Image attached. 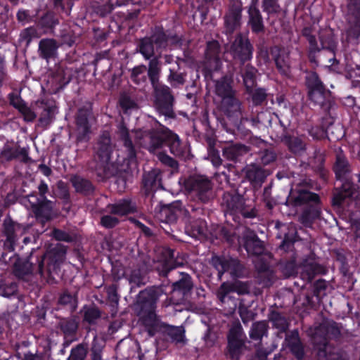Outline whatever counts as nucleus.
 Returning <instances> with one entry per match:
<instances>
[{"label":"nucleus","mask_w":360,"mask_h":360,"mask_svg":"<svg viewBox=\"0 0 360 360\" xmlns=\"http://www.w3.org/2000/svg\"><path fill=\"white\" fill-rule=\"evenodd\" d=\"M165 294L162 286H153L141 290L133 304V310L138 317V323L150 337L165 329L167 335L176 343H184L185 330L182 326H171L164 323L156 313L157 302Z\"/></svg>","instance_id":"f257e3e1"},{"label":"nucleus","mask_w":360,"mask_h":360,"mask_svg":"<svg viewBox=\"0 0 360 360\" xmlns=\"http://www.w3.org/2000/svg\"><path fill=\"white\" fill-rule=\"evenodd\" d=\"M143 185L146 195L150 196V212L154 219L166 231H168V226L176 224L179 217H190L189 212L184 207L180 201L169 205H162V201L159 200L158 197L163 193L161 172L159 169H155L145 174L143 177Z\"/></svg>","instance_id":"f03ea898"},{"label":"nucleus","mask_w":360,"mask_h":360,"mask_svg":"<svg viewBox=\"0 0 360 360\" xmlns=\"http://www.w3.org/2000/svg\"><path fill=\"white\" fill-rule=\"evenodd\" d=\"M115 148L110 134L108 131H103L98 136L94 146L95 153L98 158L88 163L89 169L96 172L101 179H108L117 174V165L110 162V155Z\"/></svg>","instance_id":"7ed1b4c3"},{"label":"nucleus","mask_w":360,"mask_h":360,"mask_svg":"<svg viewBox=\"0 0 360 360\" xmlns=\"http://www.w3.org/2000/svg\"><path fill=\"white\" fill-rule=\"evenodd\" d=\"M184 187L191 198L198 203L207 204L214 198V184L205 176H190L185 180Z\"/></svg>","instance_id":"20e7f679"},{"label":"nucleus","mask_w":360,"mask_h":360,"mask_svg":"<svg viewBox=\"0 0 360 360\" xmlns=\"http://www.w3.org/2000/svg\"><path fill=\"white\" fill-rule=\"evenodd\" d=\"M154 254L153 258L148 255H141L140 267L146 272L154 269L160 276H167L173 265L171 261L175 255L174 250L166 247H157Z\"/></svg>","instance_id":"39448f33"},{"label":"nucleus","mask_w":360,"mask_h":360,"mask_svg":"<svg viewBox=\"0 0 360 360\" xmlns=\"http://www.w3.org/2000/svg\"><path fill=\"white\" fill-rule=\"evenodd\" d=\"M179 252L174 255L171 263L173 264L167 276L162 277L167 278L172 283V290L181 292L184 296L188 295L193 288V282L191 276L186 272L180 271L181 267L186 262V260L179 257Z\"/></svg>","instance_id":"423d86ee"},{"label":"nucleus","mask_w":360,"mask_h":360,"mask_svg":"<svg viewBox=\"0 0 360 360\" xmlns=\"http://www.w3.org/2000/svg\"><path fill=\"white\" fill-rule=\"evenodd\" d=\"M233 292L238 295H246L250 292V285L246 282L238 280L226 281L222 283L216 292L219 302L229 307V311L233 312L237 307V299L233 295Z\"/></svg>","instance_id":"0eeeda50"},{"label":"nucleus","mask_w":360,"mask_h":360,"mask_svg":"<svg viewBox=\"0 0 360 360\" xmlns=\"http://www.w3.org/2000/svg\"><path fill=\"white\" fill-rule=\"evenodd\" d=\"M308 335L311 338V341L317 351L324 349L326 346H332L327 340V335L337 338L340 335L341 328L333 321L326 320L314 328L307 330Z\"/></svg>","instance_id":"6e6552de"},{"label":"nucleus","mask_w":360,"mask_h":360,"mask_svg":"<svg viewBox=\"0 0 360 360\" xmlns=\"http://www.w3.org/2000/svg\"><path fill=\"white\" fill-rule=\"evenodd\" d=\"M66 247L62 244L50 245L46 253L37 259H48L46 273L48 282L56 283V277H58L60 265L63 262L66 255Z\"/></svg>","instance_id":"1a4fd4ad"},{"label":"nucleus","mask_w":360,"mask_h":360,"mask_svg":"<svg viewBox=\"0 0 360 360\" xmlns=\"http://www.w3.org/2000/svg\"><path fill=\"white\" fill-rule=\"evenodd\" d=\"M166 127L160 129H151L148 130L135 131V139L141 147L146 149L150 153H155L161 149L165 141Z\"/></svg>","instance_id":"9d476101"},{"label":"nucleus","mask_w":360,"mask_h":360,"mask_svg":"<svg viewBox=\"0 0 360 360\" xmlns=\"http://www.w3.org/2000/svg\"><path fill=\"white\" fill-rule=\"evenodd\" d=\"M14 275L22 281H28L34 274L44 276L43 259L34 258L31 254L25 261L18 260L14 264Z\"/></svg>","instance_id":"9b49d317"},{"label":"nucleus","mask_w":360,"mask_h":360,"mask_svg":"<svg viewBox=\"0 0 360 360\" xmlns=\"http://www.w3.org/2000/svg\"><path fill=\"white\" fill-rule=\"evenodd\" d=\"M212 262L217 269L220 277L225 272L229 273L233 278H242L247 274L245 266L238 258L215 257L212 258Z\"/></svg>","instance_id":"f8f14e48"},{"label":"nucleus","mask_w":360,"mask_h":360,"mask_svg":"<svg viewBox=\"0 0 360 360\" xmlns=\"http://www.w3.org/2000/svg\"><path fill=\"white\" fill-rule=\"evenodd\" d=\"M91 115L90 108H81L78 110L76 116L77 125V150H84L87 147L89 141L88 134L90 133V124L89 123V117Z\"/></svg>","instance_id":"ddd939ff"},{"label":"nucleus","mask_w":360,"mask_h":360,"mask_svg":"<svg viewBox=\"0 0 360 360\" xmlns=\"http://www.w3.org/2000/svg\"><path fill=\"white\" fill-rule=\"evenodd\" d=\"M226 51L234 60L239 61L240 65H244L252 58L253 46L248 38L238 34Z\"/></svg>","instance_id":"4468645a"},{"label":"nucleus","mask_w":360,"mask_h":360,"mask_svg":"<svg viewBox=\"0 0 360 360\" xmlns=\"http://www.w3.org/2000/svg\"><path fill=\"white\" fill-rule=\"evenodd\" d=\"M156 96V108L158 112L168 118H174L175 113L173 110L174 96L171 89L166 85L157 84L153 86Z\"/></svg>","instance_id":"2eb2a0df"},{"label":"nucleus","mask_w":360,"mask_h":360,"mask_svg":"<svg viewBox=\"0 0 360 360\" xmlns=\"http://www.w3.org/2000/svg\"><path fill=\"white\" fill-rule=\"evenodd\" d=\"M22 226L11 217H6L1 225V236L4 242V250L13 252L18 239L19 233L22 232Z\"/></svg>","instance_id":"dca6fc26"},{"label":"nucleus","mask_w":360,"mask_h":360,"mask_svg":"<svg viewBox=\"0 0 360 360\" xmlns=\"http://www.w3.org/2000/svg\"><path fill=\"white\" fill-rule=\"evenodd\" d=\"M271 137L283 143L290 152L295 155H301L307 150V140L304 136H295L290 135L287 131L285 126L283 127V132L272 131Z\"/></svg>","instance_id":"f3484780"},{"label":"nucleus","mask_w":360,"mask_h":360,"mask_svg":"<svg viewBox=\"0 0 360 360\" xmlns=\"http://www.w3.org/2000/svg\"><path fill=\"white\" fill-rule=\"evenodd\" d=\"M242 11L243 4L240 0H230L229 10L224 16L226 34H231L240 28Z\"/></svg>","instance_id":"a211bd4d"},{"label":"nucleus","mask_w":360,"mask_h":360,"mask_svg":"<svg viewBox=\"0 0 360 360\" xmlns=\"http://www.w3.org/2000/svg\"><path fill=\"white\" fill-rule=\"evenodd\" d=\"M241 172L245 180L257 189L261 188L270 174L268 169L256 163L247 165Z\"/></svg>","instance_id":"6ab92c4d"},{"label":"nucleus","mask_w":360,"mask_h":360,"mask_svg":"<svg viewBox=\"0 0 360 360\" xmlns=\"http://www.w3.org/2000/svg\"><path fill=\"white\" fill-rule=\"evenodd\" d=\"M347 7V37L357 39L360 36V0H350Z\"/></svg>","instance_id":"aec40b11"},{"label":"nucleus","mask_w":360,"mask_h":360,"mask_svg":"<svg viewBox=\"0 0 360 360\" xmlns=\"http://www.w3.org/2000/svg\"><path fill=\"white\" fill-rule=\"evenodd\" d=\"M241 105L237 93L220 100L221 111L235 123H237L241 116Z\"/></svg>","instance_id":"412c9836"},{"label":"nucleus","mask_w":360,"mask_h":360,"mask_svg":"<svg viewBox=\"0 0 360 360\" xmlns=\"http://www.w3.org/2000/svg\"><path fill=\"white\" fill-rule=\"evenodd\" d=\"M308 96L311 102L319 105L323 111L331 110L335 106L331 93L325 86L308 92Z\"/></svg>","instance_id":"4be33fe9"},{"label":"nucleus","mask_w":360,"mask_h":360,"mask_svg":"<svg viewBox=\"0 0 360 360\" xmlns=\"http://www.w3.org/2000/svg\"><path fill=\"white\" fill-rule=\"evenodd\" d=\"M31 202V207L36 219L44 225L52 219L53 202L47 199L38 200L37 202Z\"/></svg>","instance_id":"5701e85b"},{"label":"nucleus","mask_w":360,"mask_h":360,"mask_svg":"<svg viewBox=\"0 0 360 360\" xmlns=\"http://www.w3.org/2000/svg\"><path fill=\"white\" fill-rule=\"evenodd\" d=\"M300 267L301 268L300 277L308 283L311 282L316 276L326 273V268L315 262L312 259H303Z\"/></svg>","instance_id":"b1692460"},{"label":"nucleus","mask_w":360,"mask_h":360,"mask_svg":"<svg viewBox=\"0 0 360 360\" xmlns=\"http://www.w3.org/2000/svg\"><path fill=\"white\" fill-rule=\"evenodd\" d=\"M242 241L248 254L260 255L264 250L262 241H261L257 234L250 229H246L243 232Z\"/></svg>","instance_id":"393cba45"},{"label":"nucleus","mask_w":360,"mask_h":360,"mask_svg":"<svg viewBox=\"0 0 360 360\" xmlns=\"http://www.w3.org/2000/svg\"><path fill=\"white\" fill-rule=\"evenodd\" d=\"M271 53L275 61L276 68L281 74L289 76L290 74L289 52L284 48L274 46L271 49Z\"/></svg>","instance_id":"a878e982"},{"label":"nucleus","mask_w":360,"mask_h":360,"mask_svg":"<svg viewBox=\"0 0 360 360\" xmlns=\"http://www.w3.org/2000/svg\"><path fill=\"white\" fill-rule=\"evenodd\" d=\"M205 62L207 65L213 70H218L221 65L220 58V44L213 40L207 42L205 51Z\"/></svg>","instance_id":"bb28decb"},{"label":"nucleus","mask_w":360,"mask_h":360,"mask_svg":"<svg viewBox=\"0 0 360 360\" xmlns=\"http://www.w3.org/2000/svg\"><path fill=\"white\" fill-rule=\"evenodd\" d=\"M233 75H226L214 82V92L220 100L226 96L236 94L237 91L233 87Z\"/></svg>","instance_id":"cd10ccee"},{"label":"nucleus","mask_w":360,"mask_h":360,"mask_svg":"<svg viewBox=\"0 0 360 360\" xmlns=\"http://www.w3.org/2000/svg\"><path fill=\"white\" fill-rule=\"evenodd\" d=\"M60 44L54 39L46 38L39 42V54L46 61L56 58Z\"/></svg>","instance_id":"c85d7f7f"},{"label":"nucleus","mask_w":360,"mask_h":360,"mask_svg":"<svg viewBox=\"0 0 360 360\" xmlns=\"http://www.w3.org/2000/svg\"><path fill=\"white\" fill-rule=\"evenodd\" d=\"M292 203L295 206L307 205V206H318L320 199L319 196L305 189L296 191L295 194L292 195Z\"/></svg>","instance_id":"c756f323"},{"label":"nucleus","mask_w":360,"mask_h":360,"mask_svg":"<svg viewBox=\"0 0 360 360\" xmlns=\"http://www.w3.org/2000/svg\"><path fill=\"white\" fill-rule=\"evenodd\" d=\"M71 182L76 193L84 196L93 195L95 193L96 187L92 182L79 175H73L70 177Z\"/></svg>","instance_id":"7c9ffc66"},{"label":"nucleus","mask_w":360,"mask_h":360,"mask_svg":"<svg viewBox=\"0 0 360 360\" xmlns=\"http://www.w3.org/2000/svg\"><path fill=\"white\" fill-rule=\"evenodd\" d=\"M250 151V148L242 143H236L225 147L223 149V157L226 160L237 162L240 158Z\"/></svg>","instance_id":"2f4dec72"},{"label":"nucleus","mask_w":360,"mask_h":360,"mask_svg":"<svg viewBox=\"0 0 360 360\" xmlns=\"http://www.w3.org/2000/svg\"><path fill=\"white\" fill-rule=\"evenodd\" d=\"M248 24L252 31L255 33L262 32L264 30L263 18L257 4L251 3L248 10Z\"/></svg>","instance_id":"473e14b6"},{"label":"nucleus","mask_w":360,"mask_h":360,"mask_svg":"<svg viewBox=\"0 0 360 360\" xmlns=\"http://www.w3.org/2000/svg\"><path fill=\"white\" fill-rule=\"evenodd\" d=\"M285 342L288 347L295 357L299 360H302L304 356V346L299 337L298 331L294 330L290 333H288L285 336Z\"/></svg>","instance_id":"72a5a7b5"},{"label":"nucleus","mask_w":360,"mask_h":360,"mask_svg":"<svg viewBox=\"0 0 360 360\" xmlns=\"http://www.w3.org/2000/svg\"><path fill=\"white\" fill-rule=\"evenodd\" d=\"M13 159H18L26 162L29 159L27 150L18 146H5L0 154V160L1 161H10Z\"/></svg>","instance_id":"f704fd0d"},{"label":"nucleus","mask_w":360,"mask_h":360,"mask_svg":"<svg viewBox=\"0 0 360 360\" xmlns=\"http://www.w3.org/2000/svg\"><path fill=\"white\" fill-rule=\"evenodd\" d=\"M36 108L40 111L39 122L43 126L46 127L53 119L56 105L41 101L36 103Z\"/></svg>","instance_id":"c9c22d12"},{"label":"nucleus","mask_w":360,"mask_h":360,"mask_svg":"<svg viewBox=\"0 0 360 360\" xmlns=\"http://www.w3.org/2000/svg\"><path fill=\"white\" fill-rule=\"evenodd\" d=\"M257 72V69L249 63L240 65V74L243 77L246 91H250L256 86Z\"/></svg>","instance_id":"e433bc0d"},{"label":"nucleus","mask_w":360,"mask_h":360,"mask_svg":"<svg viewBox=\"0 0 360 360\" xmlns=\"http://www.w3.org/2000/svg\"><path fill=\"white\" fill-rule=\"evenodd\" d=\"M353 194L352 183L348 180H345L340 188H337L334 192L333 198V205L340 207L344 200L352 196Z\"/></svg>","instance_id":"4c0bfd02"},{"label":"nucleus","mask_w":360,"mask_h":360,"mask_svg":"<svg viewBox=\"0 0 360 360\" xmlns=\"http://www.w3.org/2000/svg\"><path fill=\"white\" fill-rule=\"evenodd\" d=\"M167 80L173 88L184 86L186 82V73L182 71L179 65L176 63L169 68Z\"/></svg>","instance_id":"58836bf2"},{"label":"nucleus","mask_w":360,"mask_h":360,"mask_svg":"<svg viewBox=\"0 0 360 360\" xmlns=\"http://www.w3.org/2000/svg\"><path fill=\"white\" fill-rule=\"evenodd\" d=\"M259 118L262 121V132H267L271 136L272 131H278L277 129L283 127L282 123L269 111L260 112Z\"/></svg>","instance_id":"ea45409f"},{"label":"nucleus","mask_w":360,"mask_h":360,"mask_svg":"<svg viewBox=\"0 0 360 360\" xmlns=\"http://www.w3.org/2000/svg\"><path fill=\"white\" fill-rule=\"evenodd\" d=\"M119 136L123 143L127 153V157L129 160H134L136 157V150L135 146L129 136L128 129L125 126L121 124L119 128Z\"/></svg>","instance_id":"a19ab883"},{"label":"nucleus","mask_w":360,"mask_h":360,"mask_svg":"<svg viewBox=\"0 0 360 360\" xmlns=\"http://www.w3.org/2000/svg\"><path fill=\"white\" fill-rule=\"evenodd\" d=\"M165 143L169 147L170 151L176 156H181L184 153V147L182 145L179 136L167 129L165 131Z\"/></svg>","instance_id":"79ce46f5"},{"label":"nucleus","mask_w":360,"mask_h":360,"mask_svg":"<svg viewBox=\"0 0 360 360\" xmlns=\"http://www.w3.org/2000/svg\"><path fill=\"white\" fill-rule=\"evenodd\" d=\"M283 236L279 234L277 236L279 238H283L282 243L280 245V248L285 251L289 250L293 245L296 240L297 231L295 227L283 225L281 226Z\"/></svg>","instance_id":"37998d69"},{"label":"nucleus","mask_w":360,"mask_h":360,"mask_svg":"<svg viewBox=\"0 0 360 360\" xmlns=\"http://www.w3.org/2000/svg\"><path fill=\"white\" fill-rule=\"evenodd\" d=\"M58 326L65 337L72 336L76 333L78 329V317L71 316L68 318L60 319Z\"/></svg>","instance_id":"c03bdc74"},{"label":"nucleus","mask_w":360,"mask_h":360,"mask_svg":"<svg viewBox=\"0 0 360 360\" xmlns=\"http://www.w3.org/2000/svg\"><path fill=\"white\" fill-rule=\"evenodd\" d=\"M320 210L318 206H307L298 217V221L305 226H310L319 218Z\"/></svg>","instance_id":"a18cd8bd"},{"label":"nucleus","mask_w":360,"mask_h":360,"mask_svg":"<svg viewBox=\"0 0 360 360\" xmlns=\"http://www.w3.org/2000/svg\"><path fill=\"white\" fill-rule=\"evenodd\" d=\"M108 208L111 214L124 215L135 211V206L130 200L124 199L116 204L109 205Z\"/></svg>","instance_id":"49530a36"},{"label":"nucleus","mask_w":360,"mask_h":360,"mask_svg":"<svg viewBox=\"0 0 360 360\" xmlns=\"http://www.w3.org/2000/svg\"><path fill=\"white\" fill-rule=\"evenodd\" d=\"M237 213H240L244 218L252 219L257 216L258 210L253 200L242 198L241 205L239 206Z\"/></svg>","instance_id":"de8ad7c7"},{"label":"nucleus","mask_w":360,"mask_h":360,"mask_svg":"<svg viewBox=\"0 0 360 360\" xmlns=\"http://www.w3.org/2000/svg\"><path fill=\"white\" fill-rule=\"evenodd\" d=\"M243 197L239 194L224 193L222 204L226 206L228 210L237 213L239 206L241 205Z\"/></svg>","instance_id":"09e8293b"},{"label":"nucleus","mask_w":360,"mask_h":360,"mask_svg":"<svg viewBox=\"0 0 360 360\" xmlns=\"http://www.w3.org/2000/svg\"><path fill=\"white\" fill-rule=\"evenodd\" d=\"M59 24V19L52 11H47L40 17L38 21V26L41 29L53 30L54 27Z\"/></svg>","instance_id":"8fccbe9b"},{"label":"nucleus","mask_w":360,"mask_h":360,"mask_svg":"<svg viewBox=\"0 0 360 360\" xmlns=\"http://www.w3.org/2000/svg\"><path fill=\"white\" fill-rule=\"evenodd\" d=\"M334 172L336 178L341 179L349 172V165L345 157L342 154H338L334 165Z\"/></svg>","instance_id":"3c124183"},{"label":"nucleus","mask_w":360,"mask_h":360,"mask_svg":"<svg viewBox=\"0 0 360 360\" xmlns=\"http://www.w3.org/2000/svg\"><path fill=\"white\" fill-rule=\"evenodd\" d=\"M137 51L141 53L146 60H150L155 53L154 45L150 37H144L139 40Z\"/></svg>","instance_id":"603ef678"},{"label":"nucleus","mask_w":360,"mask_h":360,"mask_svg":"<svg viewBox=\"0 0 360 360\" xmlns=\"http://www.w3.org/2000/svg\"><path fill=\"white\" fill-rule=\"evenodd\" d=\"M160 74V61L158 57H155L150 60L148 69V76L153 86H155V85L158 84Z\"/></svg>","instance_id":"864d4df0"},{"label":"nucleus","mask_w":360,"mask_h":360,"mask_svg":"<svg viewBox=\"0 0 360 360\" xmlns=\"http://www.w3.org/2000/svg\"><path fill=\"white\" fill-rule=\"evenodd\" d=\"M190 234L194 238H203L207 237V224L204 220L197 219L191 222Z\"/></svg>","instance_id":"5fc2aeb1"},{"label":"nucleus","mask_w":360,"mask_h":360,"mask_svg":"<svg viewBox=\"0 0 360 360\" xmlns=\"http://www.w3.org/2000/svg\"><path fill=\"white\" fill-rule=\"evenodd\" d=\"M268 328V324L264 321L254 323L250 331V338L261 340L264 336L266 335Z\"/></svg>","instance_id":"6e6d98bb"},{"label":"nucleus","mask_w":360,"mask_h":360,"mask_svg":"<svg viewBox=\"0 0 360 360\" xmlns=\"http://www.w3.org/2000/svg\"><path fill=\"white\" fill-rule=\"evenodd\" d=\"M318 360H345L333 346H326L324 349L317 351Z\"/></svg>","instance_id":"4d7b16f0"},{"label":"nucleus","mask_w":360,"mask_h":360,"mask_svg":"<svg viewBox=\"0 0 360 360\" xmlns=\"http://www.w3.org/2000/svg\"><path fill=\"white\" fill-rule=\"evenodd\" d=\"M229 341L227 355L231 360H239L243 349L245 348L244 341Z\"/></svg>","instance_id":"13d9d810"},{"label":"nucleus","mask_w":360,"mask_h":360,"mask_svg":"<svg viewBox=\"0 0 360 360\" xmlns=\"http://www.w3.org/2000/svg\"><path fill=\"white\" fill-rule=\"evenodd\" d=\"M101 311L96 307H90L84 308L83 321L87 322L90 325H94L97 321L101 319Z\"/></svg>","instance_id":"bf43d9fd"},{"label":"nucleus","mask_w":360,"mask_h":360,"mask_svg":"<svg viewBox=\"0 0 360 360\" xmlns=\"http://www.w3.org/2000/svg\"><path fill=\"white\" fill-rule=\"evenodd\" d=\"M324 158L320 153H315L314 156L312 159H309V162L307 164L308 166H311L314 171L318 172L320 176L325 179L326 172L323 168Z\"/></svg>","instance_id":"052dcab7"},{"label":"nucleus","mask_w":360,"mask_h":360,"mask_svg":"<svg viewBox=\"0 0 360 360\" xmlns=\"http://www.w3.org/2000/svg\"><path fill=\"white\" fill-rule=\"evenodd\" d=\"M334 108L329 111H324L326 113L325 116L322 117V122H321V128L322 129L314 134L313 133V129L310 131L311 134L316 139H319V137L322 136L323 135V131H325L326 129H329V127H331L334 124Z\"/></svg>","instance_id":"680f3d73"},{"label":"nucleus","mask_w":360,"mask_h":360,"mask_svg":"<svg viewBox=\"0 0 360 360\" xmlns=\"http://www.w3.org/2000/svg\"><path fill=\"white\" fill-rule=\"evenodd\" d=\"M305 84L308 92L312 90H316L324 86L323 82L319 79V75L315 72H309L305 77Z\"/></svg>","instance_id":"e2e57ef3"},{"label":"nucleus","mask_w":360,"mask_h":360,"mask_svg":"<svg viewBox=\"0 0 360 360\" xmlns=\"http://www.w3.org/2000/svg\"><path fill=\"white\" fill-rule=\"evenodd\" d=\"M317 62H321L326 65H333L335 61V49H322L318 51L316 56Z\"/></svg>","instance_id":"0e129e2a"},{"label":"nucleus","mask_w":360,"mask_h":360,"mask_svg":"<svg viewBox=\"0 0 360 360\" xmlns=\"http://www.w3.org/2000/svg\"><path fill=\"white\" fill-rule=\"evenodd\" d=\"M251 96L252 103L255 105H260L266 102L268 94L264 88H252L250 91H246Z\"/></svg>","instance_id":"69168bd1"},{"label":"nucleus","mask_w":360,"mask_h":360,"mask_svg":"<svg viewBox=\"0 0 360 360\" xmlns=\"http://www.w3.org/2000/svg\"><path fill=\"white\" fill-rule=\"evenodd\" d=\"M208 147V155L215 167H219L222 164V159L220 158L218 150L215 148L216 141L212 138L207 139Z\"/></svg>","instance_id":"338daca9"},{"label":"nucleus","mask_w":360,"mask_h":360,"mask_svg":"<svg viewBox=\"0 0 360 360\" xmlns=\"http://www.w3.org/2000/svg\"><path fill=\"white\" fill-rule=\"evenodd\" d=\"M87 353V345L84 343L79 344L72 349L68 360H84Z\"/></svg>","instance_id":"774afa93"}]
</instances>
